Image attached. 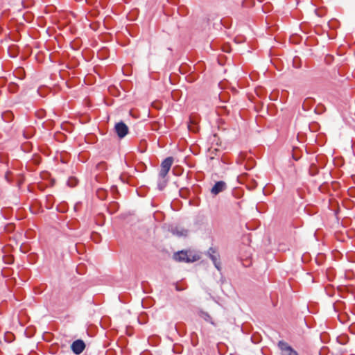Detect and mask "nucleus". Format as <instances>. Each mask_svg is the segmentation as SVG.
<instances>
[{"label":"nucleus","instance_id":"18","mask_svg":"<svg viewBox=\"0 0 355 355\" xmlns=\"http://www.w3.org/2000/svg\"><path fill=\"white\" fill-rule=\"evenodd\" d=\"M51 182H52V183L53 184V182H54V179H51Z\"/></svg>","mask_w":355,"mask_h":355},{"label":"nucleus","instance_id":"16","mask_svg":"<svg viewBox=\"0 0 355 355\" xmlns=\"http://www.w3.org/2000/svg\"><path fill=\"white\" fill-rule=\"evenodd\" d=\"M21 184V181H19L18 183V185L20 186Z\"/></svg>","mask_w":355,"mask_h":355},{"label":"nucleus","instance_id":"3","mask_svg":"<svg viewBox=\"0 0 355 355\" xmlns=\"http://www.w3.org/2000/svg\"><path fill=\"white\" fill-rule=\"evenodd\" d=\"M114 131L119 138H124L129 132V128L123 121H119L114 125Z\"/></svg>","mask_w":355,"mask_h":355},{"label":"nucleus","instance_id":"7","mask_svg":"<svg viewBox=\"0 0 355 355\" xmlns=\"http://www.w3.org/2000/svg\"><path fill=\"white\" fill-rule=\"evenodd\" d=\"M226 188L227 184L224 181H218L211 188V193L214 195H218L219 193L225 191Z\"/></svg>","mask_w":355,"mask_h":355},{"label":"nucleus","instance_id":"4","mask_svg":"<svg viewBox=\"0 0 355 355\" xmlns=\"http://www.w3.org/2000/svg\"><path fill=\"white\" fill-rule=\"evenodd\" d=\"M278 347L282 355H298L297 352L291 346L283 340L279 341Z\"/></svg>","mask_w":355,"mask_h":355},{"label":"nucleus","instance_id":"6","mask_svg":"<svg viewBox=\"0 0 355 355\" xmlns=\"http://www.w3.org/2000/svg\"><path fill=\"white\" fill-rule=\"evenodd\" d=\"M208 254L209 256V258L213 261V263L214 264L215 267L217 268L218 270H220V262L219 261V256L216 253V251L214 250V248H210L208 250Z\"/></svg>","mask_w":355,"mask_h":355},{"label":"nucleus","instance_id":"5","mask_svg":"<svg viewBox=\"0 0 355 355\" xmlns=\"http://www.w3.org/2000/svg\"><path fill=\"white\" fill-rule=\"evenodd\" d=\"M71 348L75 354H80L84 351L85 344L83 340L78 339L73 342Z\"/></svg>","mask_w":355,"mask_h":355},{"label":"nucleus","instance_id":"9","mask_svg":"<svg viewBox=\"0 0 355 355\" xmlns=\"http://www.w3.org/2000/svg\"><path fill=\"white\" fill-rule=\"evenodd\" d=\"M199 316L201 318H202L203 320H205V321L210 322L213 325H215L211 317L210 316V315L208 313L200 311L199 313Z\"/></svg>","mask_w":355,"mask_h":355},{"label":"nucleus","instance_id":"11","mask_svg":"<svg viewBox=\"0 0 355 355\" xmlns=\"http://www.w3.org/2000/svg\"><path fill=\"white\" fill-rule=\"evenodd\" d=\"M182 171H183V170L182 169L181 167L175 166V167L173 168V173L175 176L181 175Z\"/></svg>","mask_w":355,"mask_h":355},{"label":"nucleus","instance_id":"8","mask_svg":"<svg viewBox=\"0 0 355 355\" xmlns=\"http://www.w3.org/2000/svg\"><path fill=\"white\" fill-rule=\"evenodd\" d=\"M171 232L173 234L176 235L178 236H187L188 234V230L180 228V227H174L171 230Z\"/></svg>","mask_w":355,"mask_h":355},{"label":"nucleus","instance_id":"15","mask_svg":"<svg viewBox=\"0 0 355 355\" xmlns=\"http://www.w3.org/2000/svg\"><path fill=\"white\" fill-rule=\"evenodd\" d=\"M252 182H254V184H256V182H254V179H252Z\"/></svg>","mask_w":355,"mask_h":355},{"label":"nucleus","instance_id":"19","mask_svg":"<svg viewBox=\"0 0 355 355\" xmlns=\"http://www.w3.org/2000/svg\"><path fill=\"white\" fill-rule=\"evenodd\" d=\"M244 1L242 2V6H244Z\"/></svg>","mask_w":355,"mask_h":355},{"label":"nucleus","instance_id":"1","mask_svg":"<svg viewBox=\"0 0 355 355\" xmlns=\"http://www.w3.org/2000/svg\"><path fill=\"white\" fill-rule=\"evenodd\" d=\"M173 259L180 262L192 263L200 259L198 254L188 250H182L173 254Z\"/></svg>","mask_w":355,"mask_h":355},{"label":"nucleus","instance_id":"14","mask_svg":"<svg viewBox=\"0 0 355 355\" xmlns=\"http://www.w3.org/2000/svg\"><path fill=\"white\" fill-rule=\"evenodd\" d=\"M351 178H355V175H352L350 176Z\"/></svg>","mask_w":355,"mask_h":355},{"label":"nucleus","instance_id":"12","mask_svg":"<svg viewBox=\"0 0 355 355\" xmlns=\"http://www.w3.org/2000/svg\"><path fill=\"white\" fill-rule=\"evenodd\" d=\"M67 184L70 187H74L78 184V179H68Z\"/></svg>","mask_w":355,"mask_h":355},{"label":"nucleus","instance_id":"13","mask_svg":"<svg viewBox=\"0 0 355 355\" xmlns=\"http://www.w3.org/2000/svg\"><path fill=\"white\" fill-rule=\"evenodd\" d=\"M336 182H332V185H333V187H335V185H336Z\"/></svg>","mask_w":355,"mask_h":355},{"label":"nucleus","instance_id":"17","mask_svg":"<svg viewBox=\"0 0 355 355\" xmlns=\"http://www.w3.org/2000/svg\"><path fill=\"white\" fill-rule=\"evenodd\" d=\"M252 182H254V184H256V182H254V179H252Z\"/></svg>","mask_w":355,"mask_h":355},{"label":"nucleus","instance_id":"10","mask_svg":"<svg viewBox=\"0 0 355 355\" xmlns=\"http://www.w3.org/2000/svg\"><path fill=\"white\" fill-rule=\"evenodd\" d=\"M167 184V179H159L157 183L159 190H163Z\"/></svg>","mask_w":355,"mask_h":355},{"label":"nucleus","instance_id":"2","mask_svg":"<svg viewBox=\"0 0 355 355\" xmlns=\"http://www.w3.org/2000/svg\"><path fill=\"white\" fill-rule=\"evenodd\" d=\"M173 157H168L165 158L161 163V169L159 173V178H165L171 168L173 163Z\"/></svg>","mask_w":355,"mask_h":355}]
</instances>
